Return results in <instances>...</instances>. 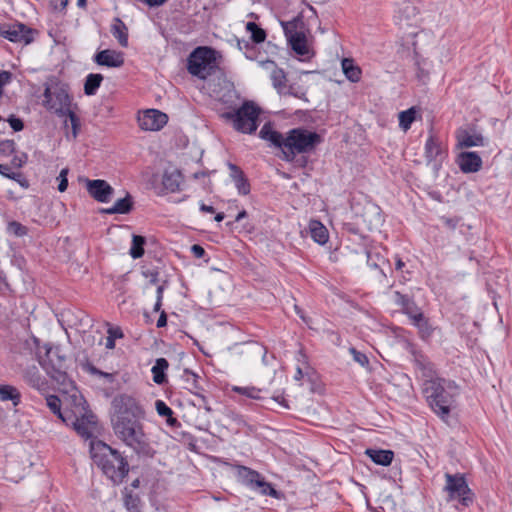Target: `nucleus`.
I'll return each instance as SVG.
<instances>
[{"instance_id": "obj_22", "label": "nucleus", "mask_w": 512, "mask_h": 512, "mask_svg": "<svg viewBox=\"0 0 512 512\" xmlns=\"http://www.w3.org/2000/svg\"><path fill=\"white\" fill-rule=\"evenodd\" d=\"M182 182V174L179 170L165 171L162 177L163 188L168 192H176L179 190Z\"/></svg>"}, {"instance_id": "obj_58", "label": "nucleus", "mask_w": 512, "mask_h": 512, "mask_svg": "<svg viewBox=\"0 0 512 512\" xmlns=\"http://www.w3.org/2000/svg\"><path fill=\"white\" fill-rule=\"evenodd\" d=\"M191 252L196 258H203L206 255L205 249L199 244L192 245Z\"/></svg>"}, {"instance_id": "obj_63", "label": "nucleus", "mask_w": 512, "mask_h": 512, "mask_svg": "<svg viewBox=\"0 0 512 512\" xmlns=\"http://www.w3.org/2000/svg\"><path fill=\"white\" fill-rule=\"evenodd\" d=\"M166 324H167V315L164 311H162L157 320V327L162 328V327L166 326Z\"/></svg>"}, {"instance_id": "obj_26", "label": "nucleus", "mask_w": 512, "mask_h": 512, "mask_svg": "<svg viewBox=\"0 0 512 512\" xmlns=\"http://www.w3.org/2000/svg\"><path fill=\"white\" fill-rule=\"evenodd\" d=\"M46 404L49 409L61 419L62 422L69 424V421L72 418V414L70 412L61 410V400L56 395H49L46 397Z\"/></svg>"}, {"instance_id": "obj_4", "label": "nucleus", "mask_w": 512, "mask_h": 512, "mask_svg": "<svg viewBox=\"0 0 512 512\" xmlns=\"http://www.w3.org/2000/svg\"><path fill=\"white\" fill-rule=\"evenodd\" d=\"M43 349L44 355H42L40 348L37 352L39 364L46 371L47 375L54 381L59 385L67 387L71 384V380L66 372V357L60 353L59 347H53L49 344H45Z\"/></svg>"}, {"instance_id": "obj_44", "label": "nucleus", "mask_w": 512, "mask_h": 512, "mask_svg": "<svg viewBox=\"0 0 512 512\" xmlns=\"http://www.w3.org/2000/svg\"><path fill=\"white\" fill-rule=\"evenodd\" d=\"M87 371L92 375L103 377L109 383H112L115 380V375L113 373L103 372L93 365H88Z\"/></svg>"}, {"instance_id": "obj_19", "label": "nucleus", "mask_w": 512, "mask_h": 512, "mask_svg": "<svg viewBox=\"0 0 512 512\" xmlns=\"http://www.w3.org/2000/svg\"><path fill=\"white\" fill-rule=\"evenodd\" d=\"M69 423L73 425L78 435L84 439H89L93 435V428L96 424V421L93 414H83L81 417L72 415Z\"/></svg>"}, {"instance_id": "obj_48", "label": "nucleus", "mask_w": 512, "mask_h": 512, "mask_svg": "<svg viewBox=\"0 0 512 512\" xmlns=\"http://www.w3.org/2000/svg\"><path fill=\"white\" fill-rule=\"evenodd\" d=\"M155 409L159 416L162 417H167L171 414H174L173 410L163 400H156Z\"/></svg>"}, {"instance_id": "obj_40", "label": "nucleus", "mask_w": 512, "mask_h": 512, "mask_svg": "<svg viewBox=\"0 0 512 512\" xmlns=\"http://www.w3.org/2000/svg\"><path fill=\"white\" fill-rule=\"evenodd\" d=\"M64 117L68 118V120L71 124L72 137H73V139H75L78 135V131L80 128V120H79L78 116L75 114V112L71 110V107H69L68 111L65 112Z\"/></svg>"}, {"instance_id": "obj_6", "label": "nucleus", "mask_w": 512, "mask_h": 512, "mask_svg": "<svg viewBox=\"0 0 512 512\" xmlns=\"http://www.w3.org/2000/svg\"><path fill=\"white\" fill-rule=\"evenodd\" d=\"M259 114L260 109L253 102L246 101L236 110L223 112L221 117L231 122L235 130L252 134L257 130Z\"/></svg>"}, {"instance_id": "obj_45", "label": "nucleus", "mask_w": 512, "mask_h": 512, "mask_svg": "<svg viewBox=\"0 0 512 512\" xmlns=\"http://www.w3.org/2000/svg\"><path fill=\"white\" fill-rule=\"evenodd\" d=\"M16 143L14 140H3L0 142V154L9 156L15 152Z\"/></svg>"}, {"instance_id": "obj_34", "label": "nucleus", "mask_w": 512, "mask_h": 512, "mask_svg": "<svg viewBox=\"0 0 512 512\" xmlns=\"http://www.w3.org/2000/svg\"><path fill=\"white\" fill-rule=\"evenodd\" d=\"M417 110L415 107H411L405 111L399 113V126L403 131L410 129L412 123L416 119Z\"/></svg>"}, {"instance_id": "obj_50", "label": "nucleus", "mask_w": 512, "mask_h": 512, "mask_svg": "<svg viewBox=\"0 0 512 512\" xmlns=\"http://www.w3.org/2000/svg\"><path fill=\"white\" fill-rule=\"evenodd\" d=\"M403 312L410 318L411 321L414 320V317L417 314H421V310L418 308L416 303L412 300L411 305L407 306Z\"/></svg>"}, {"instance_id": "obj_64", "label": "nucleus", "mask_w": 512, "mask_h": 512, "mask_svg": "<svg viewBox=\"0 0 512 512\" xmlns=\"http://www.w3.org/2000/svg\"><path fill=\"white\" fill-rule=\"evenodd\" d=\"M68 3L69 2H55L53 9L58 12H63L66 9Z\"/></svg>"}, {"instance_id": "obj_38", "label": "nucleus", "mask_w": 512, "mask_h": 512, "mask_svg": "<svg viewBox=\"0 0 512 512\" xmlns=\"http://www.w3.org/2000/svg\"><path fill=\"white\" fill-rule=\"evenodd\" d=\"M246 29L251 33V39L254 43H262L266 39V32L260 28L255 22H248Z\"/></svg>"}, {"instance_id": "obj_8", "label": "nucleus", "mask_w": 512, "mask_h": 512, "mask_svg": "<svg viewBox=\"0 0 512 512\" xmlns=\"http://www.w3.org/2000/svg\"><path fill=\"white\" fill-rule=\"evenodd\" d=\"M443 492L446 493V501H458L463 507H469L474 501V494L468 486L464 474H445Z\"/></svg>"}, {"instance_id": "obj_2", "label": "nucleus", "mask_w": 512, "mask_h": 512, "mask_svg": "<svg viewBox=\"0 0 512 512\" xmlns=\"http://www.w3.org/2000/svg\"><path fill=\"white\" fill-rule=\"evenodd\" d=\"M259 137L281 149L282 158L287 162L294 161L299 154L314 152L323 141L320 134L306 128H293L283 135L274 130L269 122L262 126Z\"/></svg>"}, {"instance_id": "obj_18", "label": "nucleus", "mask_w": 512, "mask_h": 512, "mask_svg": "<svg viewBox=\"0 0 512 512\" xmlns=\"http://www.w3.org/2000/svg\"><path fill=\"white\" fill-rule=\"evenodd\" d=\"M414 365L416 370L424 379V384H429L430 381H437L440 379L437 377L434 364L425 355L421 353L415 354Z\"/></svg>"}, {"instance_id": "obj_10", "label": "nucleus", "mask_w": 512, "mask_h": 512, "mask_svg": "<svg viewBox=\"0 0 512 512\" xmlns=\"http://www.w3.org/2000/svg\"><path fill=\"white\" fill-rule=\"evenodd\" d=\"M215 61L214 51L209 47H197L188 57L187 69L193 76L204 79L206 70Z\"/></svg>"}, {"instance_id": "obj_53", "label": "nucleus", "mask_w": 512, "mask_h": 512, "mask_svg": "<svg viewBox=\"0 0 512 512\" xmlns=\"http://www.w3.org/2000/svg\"><path fill=\"white\" fill-rule=\"evenodd\" d=\"M12 79V74L9 71L2 70L0 71V95L3 92V87L10 83Z\"/></svg>"}, {"instance_id": "obj_13", "label": "nucleus", "mask_w": 512, "mask_h": 512, "mask_svg": "<svg viewBox=\"0 0 512 512\" xmlns=\"http://www.w3.org/2000/svg\"><path fill=\"white\" fill-rule=\"evenodd\" d=\"M285 35L291 45L292 50L299 56H308L310 53L307 45V39L303 32L294 31L295 22L282 23Z\"/></svg>"}, {"instance_id": "obj_15", "label": "nucleus", "mask_w": 512, "mask_h": 512, "mask_svg": "<svg viewBox=\"0 0 512 512\" xmlns=\"http://www.w3.org/2000/svg\"><path fill=\"white\" fill-rule=\"evenodd\" d=\"M167 121L168 116L156 109L146 110L138 117L140 128L146 131H158L166 125Z\"/></svg>"}, {"instance_id": "obj_36", "label": "nucleus", "mask_w": 512, "mask_h": 512, "mask_svg": "<svg viewBox=\"0 0 512 512\" xmlns=\"http://www.w3.org/2000/svg\"><path fill=\"white\" fill-rule=\"evenodd\" d=\"M412 324L414 326H416L422 337H429L432 333V328L431 326L429 325V322L428 320L425 318L424 314L421 313V314H417L415 317H414V320L412 321Z\"/></svg>"}, {"instance_id": "obj_33", "label": "nucleus", "mask_w": 512, "mask_h": 512, "mask_svg": "<svg viewBox=\"0 0 512 512\" xmlns=\"http://www.w3.org/2000/svg\"><path fill=\"white\" fill-rule=\"evenodd\" d=\"M270 79L272 81L273 87L277 90L278 93L282 94L287 89L286 85V74L283 69L276 68L272 71V74L270 75Z\"/></svg>"}, {"instance_id": "obj_27", "label": "nucleus", "mask_w": 512, "mask_h": 512, "mask_svg": "<svg viewBox=\"0 0 512 512\" xmlns=\"http://www.w3.org/2000/svg\"><path fill=\"white\" fill-rule=\"evenodd\" d=\"M132 206V197L127 193L124 198L118 199L112 207L104 209L103 212L110 215L127 214L131 211Z\"/></svg>"}, {"instance_id": "obj_54", "label": "nucleus", "mask_w": 512, "mask_h": 512, "mask_svg": "<svg viewBox=\"0 0 512 512\" xmlns=\"http://www.w3.org/2000/svg\"><path fill=\"white\" fill-rule=\"evenodd\" d=\"M8 122H9V124H10V127H11L15 132L21 131V130L24 128L23 121H22L20 118H17V117L11 116V117L8 119Z\"/></svg>"}, {"instance_id": "obj_29", "label": "nucleus", "mask_w": 512, "mask_h": 512, "mask_svg": "<svg viewBox=\"0 0 512 512\" xmlns=\"http://www.w3.org/2000/svg\"><path fill=\"white\" fill-rule=\"evenodd\" d=\"M24 379L32 388L38 390L43 389L46 385L45 379L42 377L39 370L35 366L28 368L25 371Z\"/></svg>"}, {"instance_id": "obj_11", "label": "nucleus", "mask_w": 512, "mask_h": 512, "mask_svg": "<svg viewBox=\"0 0 512 512\" xmlns=\"http://www.w3.org/2000/svg\"><path fill=\"white\" fill-rule=\"evenodd\" d=\"M3 38L10 42L28 45L33 42V29L20 22L3 23Z\"/></svg>"}, {"instance_id": "obj_59", "label": "nucleus", "mask_w": 512, "mask_h": 512, "mask_svg": "<svg viewBox=\"0 0 512 512\" xmlns=\"http://www.w3.org/2000/svg\"><path fill=\"white\" fill-rule=\"evenodd\" d=\"M259 64L263 69L269 72L270 75L272 74V71L277 68L275 62L271 60L261 61L259 62Z\"/></svg>"}, {"instance_id": "obj_32", "label": "nucleus", "mask_w": 512, "mask_h": 512, "mask_svg": "<svg viewBox=\"0 0 512 512\" xmlns=\"http://www.w3.org/2000/svg\"><path fill=\"white\" fill-rule=\"evenodd\" d=\"M103 81V76L99 73H90L86 76L84 83V93L88 96L94 95Z\"/></svg>"}, {"instance_id": "obj_51", "label": "nucleus", "mask_w": 512, "mask_h": 512, "mask_svg": "<svg viewBox=\"0 0 512 512\" xmlns=\"http://www.w3.org/2000/svg\"><path fill=\"white\" fill-rule=\"evenodd\" d=\"M28 156L26 153H21L19 155H14L11 160V164L16 168H21L27 161Z\"/></svg>"}, {"instance_id": "obj_7", "label": "nucleus", "mask_w": 512, "mask_h": 512, "mask_svg": "<svg viewBox=\"0 0 512 512\" xmlns=\"http://www.w3.org/2000/svg\"><path fill=\"white\" fill-rule=\"evenodd\" d=\"M444 379L437 381H430L429 384H424L423 392L432 410L442 419H445L450 414V409L453 404V396L446 389Z\"/></svg>"}, {"instance_id": "obj_35", "label": "nucleus", "mask_w": 512, "mask_h": 512, "mask_svg": "<svg viewBox=\"0 0 512 512\" xmlns=\"http://www.w3.org/2000/svg\"><path fill=\"white\" fill-rule=\"evenodd\" d=\"M145 243V237L140 235H133L132 244L129 251V254L133 259H138L143 256Z\"/></svg>"}, {"instance_id": "obj_16", "label": "nucleus", "mask_w": 512, "mask_h": 512, "mask_svg": "<svg viewBox=\"0 0 512 512\" xmlns=\"http://www.w3.org/2000/svg\"><path fill=\"white\" fill-rule=\"evenodd\" d=\"M457 148L482 147L486 145L484 136L475 129L459 128L455 133Z\"/></svg>"}, {"instance_id": "obj_62", "label": "nucleus", "mask_w": 512, "mask_h": 512, "mask_svg": "<svg viewBox=\"0 0 512 512\" xmlns=\"http://www.w3.org/2000/svg\"><path fill=\"white\" fill-rule=\"evenodd\" d=\"M10 171V167L7 166V165H4V164H0V174L10 178V179H13L14 178V173L10 174L9 173Z\"/></svg>"}, {"instance_id": "obj_9", "label": "nucleus", "mask_w": 512, "mask_h": 512, "mask_svg": "<svg viewBox=\"0 0 512 512\" xmlns=\"http://www.w3.org/2000/svg\"><path fill=\"white\" fill-rule=\"evenodd\" d=\"M235 469L238 482L251 491L262 496L279 498V492L258 471L243 465H235Z\"/></svg>"}, {"instance_id": "obj_60", "label": "nucleus", "mask_w": 512, "mask_h": 512, "mask_svg": "<svg viewBox=\"0 0 512 512\" xmlns=\"http://www.w3.org/2000/svg\"><path fill=\"white\" fill-rule=\"evenodd\" d=\"M166 423L169 427L173 428L179 427L181 425L178 419L173 416V414L166 417Z\"/></svg>"}, {"instance_id": "obj_39", "label": "nucleus", "mask_w": 512, "mask_h": 512, "mask_svg": "<svg viewBox=\"0 0 512 512\" xmlns=\"http://www.w3.org/2000/svg\"><path fill=\"white\" fill-rule=\"evenodd\" d=\"M6 232L9 235L15 236V237H23L27 235L28 228L24 225H22L18 221H10L7 224Z\"/></svg>"}, {"instance_id": "obj_47", "label": "nucleus", "mask_w": 512, "mask_h": 512, "mask_svg": "<svg viewBox=\"0 0 512 512\" xmlns=\"http://www.w3.org/2000/svg\"><path fill=\"white\" fill-rule=\"evenodd\" d=\"M394 302L404 310L407 306L411 305L412 299L408 295L396 291L394 292Z\"/></svg>"}, {"instance_id": "obj_31", "label": "nucleus", "mask_w": 512, "mask_h": 512, "mask_svg": "<svg viewBox=\"0 0 512 512\" xmlns=\"http://www.w3.org/2000/svg\"><path fill=\"white\" fill-rule=\"evenodd\" d=\"M342 70L346 78L351 82H358L361 78V69L356 66L352 59L345 58L342 60Z\"/></svg>"}, {"instance_id": "obj_23", "label": "nucleus", "mask_w": 512, "mask_h": 512, "mask_svg": "<svg viewBox=\"0 0 512 512\" xmlns=\"http://www.w3.org/2000/svg\"><path fill=\"white\" fill-rule=\"evenodd\" d=\"M111 34L117 39L121 47L128 46V28L125 23L118 17L113 19L111 25Z\"/></svg>"}, {"instance_id": "obj_49", "label": "nucleus", "mask_w": 512, "mask_h": 512, "mask_svg": "<svg viewBox=\"0 0 512 512\" xmlns=\"http://www.w3.org/2000/svg\"><path fill=\"white\" fill-rule=\"evenodd\" d=\"M68 172H69L68 168H63L60 171L59 176L57 177V180L59 181L58 190L60 192L66 191V189L68 187V179H67Z\"/></svg>"}, {"instance_id": "obj_56", "label": "nucleus", "mask_w": 512, "mask_h": 512, "mask_svg": "<svg viewBox=\"0 0 512 512\" xmlns=\"http://www.w3.org/2000/svg\"><path fill=\"white\" fill-rule=\"evenodd\" d=\"M441 222L449 229L454 230L456 229L459 220L457 218H450V217H441Z\"/></svg>"}, {"instance_id": "obj_17", "label": "nucleus", "mask_w": 512, "mask_h": 512, "mask_svg": "<svg viewBox=\"0 0 512 512\" xmlns=\"http://www.w3.org/2000/svg\"><path fill=\"white\" fill-rule=\"evenodd\" d=\"M93 61L99 66L108 68H119L124 64V55L120 51L105 49L97 52Z\"/></svg>"}, {"instance_id": "obj_37", "label": "nucleus", "mask_w": 512, "mask_h": 512, "mask_svg": "<svg viewBox=\"0 0 512 512\" xmlns=\"http://www.w3.org/2000/svg\"><path fill=\"white\" fill-rule=\"evenodd\" d=\"M231 390L235 393L243 395L247 398L259 400L261 399L260 392L261 390L254 386H232Z\"/></svg>"}, {"instance_id": "obj_43", "label": "nucleus", "mask_w": 512, "mask_h": 512, "mask_svg": "<svg viewBox=\"0 0 512 512\" xmlns=\"http://www.w3.org/2000/svg\"><path fill=\"white\" fill-rule=\"evenodd\" d=\"M367 265L373 269L379 267V262L384 261V258L378 253L373 251H366Z\"/></svg>"}, {"instance_id": "obj_30", "label": "nucleus", "mask_w": 512, "mask_h": 512, "mask_svg": "<svg viewBox=\"0 0 512 512\" xmlns=\"http://www.w3.org/2000/svg\"><path fill=\"white\" fill-rule=\"evenodd\" d=\"M0 400H10L14 406H18L21 402V393L14 386L0 384Z\"/></svg>"}, {"instance_id": "obj_41", "label": "nucleus", "mask_w": 512, "mask_h": 512, "mask_svg": "<svg viewBox=\"0 0 512 512\" xmlns=\"http://www.w3.org/2000/svg\"><path fill=\"white\" fill-rule=\"evenodd\" d=\"M418 35V33L416 32H413V33H410L408 36L411 37V44L413 46V50H414V55H415V64L418 68V72H417V76L419 79H423L424 77H426L428 75L427 72L424 71V69L421 68V63H420V60H419V55H418V52L416 50V42L413 40L416 36Z\"/></svg>"}, {"instance_id": "obj_12", "label": "nucleus", "mask_w": 512, "mask_h": 512, "mask_svg": "<svg viewBox=\"0 0 512 512\" xmlns=\"http://www.w3.org/2000/svg\"><path fill=\"white\" fill-rule=\"evenodd\" d=\"M425 158L428 164L433 165L434 170H438L446 158V150L443 143L433 134H430L426 140Z\"/></svg>"}, {"instance_id": "obj_14", "label": "nucleus", "mask_w": 512, "mask_h": 512, "mask_svg": "<svg viewBox=\"0 0 512 512\" xmlns=\"http://www.w3.org/2000/svg\"><path fill=\"white\" fill-rule=\"evenodd\" d=\"M86 189L89 195L100 203H108L114 194V188L102 179H87Z\"/></svg>"}, {"instance_id": "obj_1", "label": "nucleus", "mask_w": 512, "mask_h": 512, "mask_svg": "<svg viewBox=\"0 0 512 512\" xmlns=\"http://www.w3.org/2000/svg\"><path fill=\"white\" fill-rule=\"evenodd\" d=\"M111 424L114 434L136 454L151 456L153 449L144 432L145 410L132 396L121 394L111 403Z\"/></svg>"}, {"instance_id": "obj_3", "label": "nucleus", "mask_w": 512, "mask_h": 512, "mask_svg": "<svg viewBox=\"0 0 512 512\" xmlns=\"http://www.w3.org/2000/svg\"><path fill=\"white\" fill-rule=\"evenodd\" d=\"M90 454L94 463L113 483H120L129 472V465L122 454L100 440H92Z\"/></svg>"}, {"instance_id": "obj_42", "label": "nucleus", "mask_w": 512, "mask_h": 512, "mask_svg": "<svg viewBox=\"0 0 512 512\" xmlns=\"http://www.w3.org/2000/svg\"><path fill=\"white\" fill-rule=\"evenodd\" d=\"M297 361H298L299 364H298V366L296 368V373L294 375V379L299 381V380H301L304 377V372H303L304 366L308 365L307 357H306V355L302 351L298 352V354H297Z\"/></svg>"}, {"instance_id": "obj_52", "label": "nucleus", "mask_w": 512, "mask_h": 512, "mask_svg": "<svg viewBox=\"0 0 512 512\" xmlns=\"http://www.w3.org/2000/svg\"><path fill=\"white\" fill-rule=\"evenodd\" d=\"M182 378L185 380L186 383L191 384L193 387H196L197 375L192 371L185 369Z\"/></svg>"}, {"instance_id": "obj_61", "label": "nucleus", "mask_w": 512, "mask_h": 512, "mask_svg": "<svg viewBox=\"0 0 512 512\" xmlns=\"http://www.w3.org/2000/svg\"><path fill=\"white\" fill-rule=\"evenodd\" d=\"M283 93L293 95L298 98H301L304 95V92H300V91L296 90L293 86H289V87L287 86V89Z\"/></svg>"}, {"instance_id": "obj_46", "label": "nucleus", "mask_w": 512, "mask_h": 512, "mask_svg": "<svg viewBox=\"0 0 512 512\" xmlns=\"http://www.w3.org/2000/svg\"><path fill=\"white\" fill-rule=\"evenodd\" d=\"M350 353L353 356V360L357 363H359L362 367H366L369 364V359L366 356V354L358 351L356 348L351 347L349 349Z\"/></svg>"}, {"instance_id": "obj_5", "label": "nucleus", "mask_w": 512, "mask_h": 512, "mask_svg": "<svg viewBox=\"0 0 512 512\" xmlns=\"http://www.w3.org/2000/svg\"><path fill=\"white\" fill-rule=\"evenodd\" d=\"M42 105L57 116L64 117L65 112L71 107L68 85L55 77L50 78L44 83Z\"/></svg>"}, {"instance_id": "obj_28", "label": "nucleus", "mask_w": 512, "mask_h": 512, "mask_svg": "<svg viewBox=\"0 0 512 512\" xmlns=\"http://www.w3.org/2000/svg\"><path fill=\"white\" fill-rule=\"evenodd\" d=\"M169 367V363L167 359L165 358H158L155 361L154 366L151 369L152 375H153V381L158 384L162 385L166 382V370Z\"/></svg>"}, {"instance_id": "obj_24", "label": "nucleus", "mask_w": 512, "mask_h": 512, "mask_svg": "<svg viewBox=\"0 0 512 512\" xmlns=\"http://www.w3.org/2000/svg\"><path fill=\"white\" fill-rule=\"evenodd\" d=\"M309 231L312 239L320 244L324 245L329 239V233L327 228L318 220H311L309 222Z\"/></svg>"}, {"instance_id": "obj_57", "label": "nucleus", "mask_w": 512, "mask_h": 512, "mask_svg": "<svg viewBox=\"0 0 512 512\" xmlns=\"http://www.w3.org/2000/svg\"><path fill=\"white\" fill-rule=\"evenodd\" d=\"M143 275L149 279V284L155 285L158 283V271L155 270H147L143 272Z\"/></svg>"}, {"instance_id": "obj_55", "label": "nucleus", "mask_w": 512, "mask_h": 512, "mask_svg": "<svg viewBox=\"0 0 512 512\" xmlns=\"http://www.w3.org/2000/svg\"><path fill=\"white\" fill-rule=\"evenodd\" d=\"M230 418L239 428H242V427L250 428V426L246 422L245 418L241 414L231 413Z\"/></svg>"}, {"instance_id": "obj_20", "label": "nucleus", "mask_w": 512, "mask_h": 512, "mask_svg": "<svg viewBox=\"0 0 512 512\" xmlns=\"http://www.w3.org/2000/svg\"><path fill=\"white\" fill-rule=\"evenodd\" d=\"M457 163L464 173H475L482 167V159L476 152H461Z\"/></svg>"}, {"instance_id": "obj_21", "label": "nucleus", "mask_w": 512, "mask_h": 512, "mask_svg": "<svg viewBox=\"0 0 512 512\" xmlns=\"http://www.w3.org/2000/svg\"><path fill=\"white\" fill-rule=\"evenodd\" d=\"M230 170V178L240 195H248L250 193V183L240 167L233 163H228Z\"/></svg>"}, {"instance_id": "obj_25", "label": "nucleus", "mask_w": 512, "mask_h": 512, "mask_svg": "<svg viewBox=\"0 0 512 512\" xmlns=\"http://www.w3.org/2000/svg\"><path fill=\"white\" fill-rule=\"evenodd\" d=\"M365 454L377 465L388 466L391 464L394 453L391 450L367 449Z\"/></svg>"}]
</instances>
